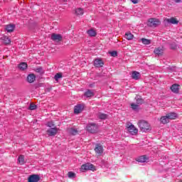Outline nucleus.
I'll return each mask as SVG.
<instances>
[{"instance_id":"f257e3e1","label":"nucleus","mask_w":182,"mask_h":182,"mask_svg":"<svg viewBox=\"0 0 182 182\" xmlns=\"http://www.w3.org/2000/svg\"><path fill=\"white\" fill-rule=\"evenodd\" d=\"M138 126L141 132H143L144 133H147V132H150L151 130L150 124H149L147 121L139 120L138 122Z\"/></svg>"},{"instance_id":"f03ea898","label":"nucleus","mask_w":182,"mask_h":182,"mask_svg":"<svg viewBox=\"0 0 182 182\" xmlns=\"http://www.w3.org/2000/svg\"><path fill=\"white\" fill-rule=\"evenodd\" d=\"M127 129L129 133H130V134L132 136H136V134L139 133V129H137V128H136V127H134L133 124L130 122L127 123Z\"/></svg>"},{"instance_id":"7ed1b4c3","label":"nucleus","mask_w":182,"mask_h":182,"mask_svg":"<svg viewBox=\"0 0 182 182\" xmlns=\"http://www.w3.org/2000/svg\"><path fill=\"white\" fill-rule=\"evenodd\" d=\"M88 170H90L91 171H96V166L90 163H87L81 166L80 171L85 172Z\"/></svg>"},{"instance_id":"20e7f679","label":"nucleus","mask_w":182,"mask_h":182,"mask_svg":"<svg viewBox=\"0 0 182 182\" xmlns=\"http://www.w3.org/2000/svg\"><path fill=\"white\" fill-rule=\"evenodd\" d=\"M160 23V20L158 18H151L148 20V26H150L151 28H157Z\"/></svg>"},{"instance_id":"39448f33","label":"nucleus","mask_w":182,"mask_h":182,"mask_svg":"<svg viewBox=\"0 0 182 182\" xmlns=\"http://www.w3.org/2000/svg\"><path fill=\"white\" fill-rule=\"evenodd\" d=\"M89 133H97L99 132V127L96 124H88L86 127Z\"/></svg>"},{"instance_id":"423d86ee","label":"nucleus","mask_w":182,"mask_h":182,"mask_svg":"<svg viewBox=\"0 0 182 182\" xmlns=\"http://www.w3.org/2000/svg\"><path fill=\"white\" fill-rule=\"evenodd\" d=\"M83 109H85V105L78 104L75 107L74 112L75 113V114H79V113H81V112L83 111Z\"/></svg>"},{"instance_id":"0eeeda50","label":"nucleus","mask_w":182,"mask_h":182,"mask_svg":"<svg viewBox=\"0 0 182 182\" xmlns=\"http://www.w3.org/2000/svg\"><path fill=\"white\" fill-rule=\"evenodd\" d=\"M95 151L97 156L103 154V146L99 144L95 145Z\"/></svg>"},{"instance_id":"6e6552de","label":"nucleus","mask_w":182,"mask_h":182,"mask_svg":"<svg viewBox=\"0 0 182 182\" xmlns=\"http://www.w3.org/2000/svg\"><path fill=\"white\" fill-rule=\"evenodd\" d=\"M39 180H41V176L36 174L31 175L28 178V182H39Z\"/></svg>"},{"instance_id":"1a4fd4ad","label":"nucleus","mask_w":182,"mask_h":182,"mask_svg":"<svg viewBox=\"0 0 182 182\" xmlns=\"http://www.w3.org/2000/svg\"><path fill=\"white\" fill-rule=\"evenodd\" d=\"M0 42H1L3 45H9V43H11V39L6 36H1L0 37Z\"/></svg>"},{"instance_id":"9d476101","label":"nucleus","mask_w":182,"mask_h":182,"mask_svg":"<svg viewBox=\"0 0 182 182\" xmlns=\"http://www.w3.org/2000/svg\"><path fill=\"white\" fill-rule=\"evenodd\" d=\"M58 130L59 129L56 127L50 128L47 130V134L48 136H56V134H58Z\"/></svg>"},{"instance_id":"9b49d317","label":"nucleus","mask_w":182,"mask_h":182,"mask_svg":"<svg viewBox=\"0 0 182 182\" xmlns=\"http://www.w3.org/2000/svg\"><path fill=\"white\" fill-rule=\"evenodd\" d=\"M94 65L96 68H103V65H105V63H103V60L100 58H97L94 61Z\"/></svg>"},{"instance_id":"f8f14e48","label":"nucleus","mask_w":182,"mask_h":182,"mask_svg":"<svg viewBox=\"0 0 182 182\" xmlns=\"http://www.w3.org/2000/svg\"><path fill=\"white\" fill-rule=\"evenodd\" d=\"M51 39L55 42H60L62 41V36L60 34L53 33L51 35Z\"/></svg>"},{"instance_id":"ddd939ff","label":"nucleus","mask_w":182,"mask_h":182,"mask_svg":"<svg viewBox=\"0 0 182 182\" xmlns=\"http://www.w3.org/2000/svg\"><path fill=\"white\" fill-rule=\"evenodd\" d=\"M136 160L139 163H147V161H149V157H147L146 155H143L136 158Z\"/></svg>"},{"instance_id":"4468645a","label":"nucleus","mask_w":182,"mask_h":182,"mask_svg":"<svg viewBox=\"0 0 182 182\" xmlns=\"http://www.w3.org/2000/svg\"><path fill=\"white\" fill-rule=\"evenodd\" d=\"M165 22L171 23L172 25H177V23H178V20L174 17H171V18H166Z\"/></svg>"},{"instance_id":"2eb2a0df","label":"nucleus","mask_w":182,"mask_h":182,"mask_svg":"<svg viewBox=\"0 0 182 182\" xmlns=\"http://www.w3.org/2000/svg\"><path fill=\"white\" fill-rule=\"evenodd\" d=\"M159 122L161 124H167V123H170L167 115L161 117V118L159 119Z\"/></svg>"},{"instance_id":"dca6fc26","label":"nucleus","mask_w":182,"mask_h":182,"mask_svg":"<svg viewBox=\"0 0 182 182\" xmlns=\"http://www.w3.org/2000/svg\"><path fill=\"white\" fill-rule=\"evenodd\" d=\"M166 116L169 121L174 120L175 119H177V113H176V112L168 113V114H166Z\"/></svg>"},{"instance_id":"f3484780","label":"nucleus","mask_w":182,"mask_h":182,"mask_svg":"<svg viewBox=\"0 0 182 182\" xmlns=\"http://www.w3.org/2000/svg\"><path fill=\"white\" fill-rule=\"evenodd\" d=\"M36 79L35 74H29L27 77V80L28 83H33Z\"/></svg>"},{"instance_id":"a211bd4d","label":"nucleus","mask_w":182,"mask_h":182,"mask_svg":"<svg viewBox=\"0 0 182 182\" xmlns=\"http://www.w3.org/2000/svg\"><path fill=\"white\" fill-rule=\"evenodd\" d=\"M171 90L173 92V93H178L179 90H180V85L174 84L171 87Z\"/></svg>"},{"instance_id":"6ab92c4d","label":"nucleus","mask_w":182,"mask_h":182,"mask_svg":"<svg viewBox=\"0 0 182 182\" xmlns=\"http://www.w3.org/2000/svg\"><path fill=\"white\" fill-rule=\"evenodd\" d=\"M67 132L68 134H71L72 136H76V134H77V129L75 128H68L67 129Z\"/></svg>"},{"instance_id":"aec40b11","label":"nucleus","mask_w":182,"mask_h":182,"mask_svg":"<svg viewBox=\"0 0 182 182\" xmlns=\"http://www.w3.org/2000/svg\"><path fill=\"white\" fill-rule=\"evenodd\" d=\"M132 79H134L135 80H139V79H140V73H139L137 71L132 72Z\"/></svg>"},{"instance_id":"412c9836","label":"nucleus","mask_w":182,"mask_h":182,"mask_svg":"<svg viewBox=\"0 0 182 182\" xmlns=\"http://www.w3.org/2000/svg\"><path fill=\"white\" fill-rule=\"evenodd\" d=\"M15 29V25L14 24H9V25H7L5 27V30L7 31V32H14V30Z\"/></svg>"},{"instance_id":"4be33fe9","label":"nucleus","mask_w":182,"mask_h":182,"mask_svg":"<svg viewBox=\"0 0 182 182\" xmlns=\"http://www.w3.org/2000/svg\"><path fill=\"white\" fill-rule=\"evenodd\" d=\"M163 52L164 50L161 48H156L154 50V53H155V55H157L158 56H161V55H163Z\"/></svg>"},{"instance_id":"5701e85b","label":"nucleus","mask_w":182,"mask_h":182,"mask_svg":"<svg viewBox=\"0 0 182 182\" xmlns=\"http://www.w3.org/2000/svg\"><path fill=\"white\" fill-rule=\"evenodd\" d=\"M18 69L20 70H26V69H28V64L26 63H21L18 65Z\"/></svg>"},{"instance_id":"b1692460","label":"nucleus","mask_w":182,"mask_h":182,"mask_svg":"<svg viewBox=\"0 0 182 182\" xmlns=\"http://www.w3.org/2000/svg\"><path fill=\"white\" fill-rule=\"evenodd\" d=\"M84 95L86 97H92V96L95 95V93L93 92V91L88 90L85 92Z\"/></svg>"},{"instance_id":"393cba45","label":"nucleus","mask_w":182,"mask_h":182,"mask_svg":"<svg viewBox=\"0 0 182 182\" xmlns=\"http://www.w3.org/2000/svg\"><path fill=\"white\" fill-rule=\"evenodd\" d=\"M63 77V75L62 74V73H58L54 76V79L56 82H58L59 79H62Z\"/></svg>"},{"instance_id":"a878e982","label":"nucleus","mask_w":182,"mask_h":182,"mask_svg":"<svg viewBox=\"0 0 182 182\" xmlns=\"http://www.w3.org/2000/svg\"><path fill=\"white\" fill-rule=\"evenodd\" d=\"M134 37V36H133V34H132V33L128 32V33H125V38L128 41H132V39H133Z\"/></svg>"},{"instance_id":"bb28decb","label":"nucleus","mask_w":182,"mask_h":182,"mask_svg":"<svg viewBox=\"0 0 182 182\" xmlns=\"http://www.w3.org/2000/svg\"><path fill=\"white\" fill-rule=\"evenodd\" d=\"M18 163L19 164H25V156L23 155H20L18 156Z\"/></svg>"},{"instance_id":"cd10ccee","label":"nucleus","mask_w":182,"mask_h":182,"mask_svg":"<svg viewBox=\"0 0 182 182\" xmlns=\"http://www.w3.org/2000/svg\"><path fill=\"white\" fill-rule=\"evenodd\" d=\"M140 41L144 45H150L151 43V41L147 38H141Z\"/></svg>"},{"instance_id":"c85d7f7f","label":"nucleus","mask_w":182,"mask_h":182,"mask_svg":"<svg viewBox=\"0 0 182 182\" xmlns=\"http://www.w3.org/2000/svg\"><path fill=\"white\" fill-rule=\"evenodd\" d=\"M85 11H83V9L78 8L75 10V14L78 16L83 15Z\"/></svg>"},{"instance_id":"c756f323","label":"nucleus","mask_w":182,"mask_h":182,"mask_svg":"<svg viewBox=\"0 0 182 182\" xmlns=\"http://www.w3.org/2000/svg\"><path fill=\"white\" fill-rule=\"evenodd\" d=\"M87 32L89 36H96V31L93 29L88 30Z\"/></svg>"},{"instance_id":"7c9ffc66","label":"nucleus","mask_w":182,"mask_h":182,"mask_svg":"<svg viewBox=\"0 0 182 182\" xmlns=\"http://www.w3.org/2000/svg\"><path fill=\"white\" fill-rule=\"evenodd\" d=\"M35 72L37 73H40V75H43L45 73V70H43V68L42 67L38 68L35 70Z\"/></svg>"},{"instance_id":"2f4dec72","label":"nucleus","mask_w":182,"mask_h":182,"mask_svg":"<svg viewBox=\"0 0 182 182\" xmlns=\"http://www.w3.org/2000/svg\"><path fill=\"white\" fill-rule=\"evenodd\" d=\"M98 117L101 120H105V119H107V114L100 113V114H98Z\"/></svg>"},{"instance_id":"473e14b6","label":"nucleus","mask_w":182,"mask_h":182,"mask_svg":"<svg viewBox=\"0 0 182 182\" xmlns=\"http://www.w3.org/2000/svg\"><path fill=\"white\" fill-rule=\"evenodd\" d=\"M68 177H69V178H75V177H76V173H75L72 171H70V172H68Z\"/></svg>"},{"instance_id":"72a5a7b5","label":"nucleus","mask_w":182,"mask_h":182,"mask_svg":"<svg viewBox=\"0 0 182 182\" xmlns=\"http://www.w3.org/2000/svg\"><path fill=\"white\" fill-rule=\"evenodd\" d=\"M131 107H132V109H133V110H137V109H139V105L132 103L131 104Z\"/></svg>"},{"instance_id":"f704fd0d","label":"nucleus","mask_w":182,"mask_h":182,"mask_svg":"<svg viewBox=\"0 0 182 182\" xmlns=\"http://www.w3.org/2000/svg\"><path fill=\"white\" fill-rule=\"evenodd\" d=\"M46 126L48 127H53H53H55V124H53V122L50 121V122H47Z\"/></svg>"},{"instance_id":"c9c22d12","label":"nucleus","mask_w":182,"mask_h":182,"mask_svg":"<svg viewBox=\"0 0 182 182\" xmlns=\"http://www.w3.org/2000/svg\"><path fill=\"white\" fill-rule=\"evenodd\" d=\"M36 109V105L34 104H31L29 106L30 110H35Z\"/></svg>"},{"instance_id":"e433bc0d","label":"nucleus","mask_w":182,"mask_h":182,"mask_svg":"<svg viewBox=\"0 0 182 182\" xmlns=\"http://www.w3.org/2000/svg\"><path fill=\"white\" fill-rule=\"evenodd\" d=\"M111 56H113V58H116L117 56V51H112L109 53Z\"/></svg>"},{"instance_id":"4c0bfd02","label":"nucleus","mask_w":182,"mask_h":182,"mask_svg":"<svg viewBox=\"0 0 182 182\" xmlns=\"http://www.w3.org/2000/svg\"><path fill=\"white\" fill-rule=\"evenodd\" d=\"M144 102V100H143V99H141V98L136 100V103H137V105H142V103H143Z\"/></svg>"},{"instance_id":"58836bf2","label":"nucleus","mask_w":182,"mask_h":182,"mask_svg":"<svg viewBox=\"0 0 182 182\" xmlns=\"http://www.w3.org/2000/svg\"><path fill=\"white\" fill-rule=\"evenodd\" d=\"M171 49H177V45H176V43L171 44Z\"/></svg>"},{"instance_id":"ea45409f","label":"nucleus","mask_w":182,"mask_h":182,"mask_svg":"<svg viewBox=\"0 0 182 182\" xmlns=\"http://www.w3.org/2000/svg\"><path fill=\"white\" fill-rule=\"evenodd\" d=\"M139 0H131L133 4H137Z\"/></svg>"},{"instance_id":"a19ab883","label":"nucleus","mask_w":182,"mask_h":182,"mask_svg":"<svg viewBox=\"0 0 182 182\" xmlns=\"http://www.w3.org/2000/svg\"><path fill=\"white\" fill-rule=\"evenodd\" d=\"M174 2H176V4H179L180 2H181V0H174Z\"/></svg>"}]
</instances>
